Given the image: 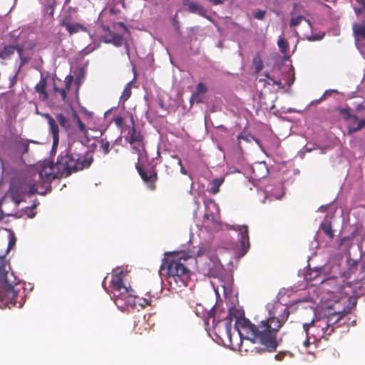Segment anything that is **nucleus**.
Segmentation results:
<instances>
[{"instance_id": "f257e3e1", "label": "nucleus", "mask_w": 365, "mask_h": 365, "mask_svg": "<svg viewBox=\"0 0 365 365\" xmlns=\"http://www.w3.org/2000/svg\"><path fill=\"white\" fill-rule=\"evenodd\" d=\"M289 312L282 304H276L269 312L266 320L261 321L257 325L252 323L248 319H236L235 328L241 337L245 338L252 343H259L264 348L258 352L276 351L278 346L277 333L288 319Z\"/></svg>"}, {"instance_id": "f03ea898", "label": "nucleus", "mask_w": 365, "mask_h": 365, "mask_svg": "<svg viewBox=\"0 0 365 365\" xmlns=\"http://www.w3.org/2000/svg\"><path fill=\"white\" fill-rule=\"evenodd\" d=\"M93 161L92 155H81L68 145L58 155L56 163L44 161L36 172V177L42 185H49L56 178H66L73 172L88 168Z\"/></svg>"}, {"instance_id": "7ed1b4c3", "label": "nucleus", "mask_w": 365, "mask_h": 365, "mask_svg": "<svg viewBox=\"0 0 365 365\" xmlns=\"http://www.w3.org/2000/svg\"><path fill=\"white\" fill-rule=\"evenodd\" d=\"M190 257L187 253L178 252L167 255L160 265V271L166 270L168 281L174 289H181L187 286L190 271L185 262Z\"/></svg>"}, {"instance_id": "20e7f679", "label": "nucleus", "mask_w": 365, "mask_h": 365, "mask_svg": "<svg viewBox=\"0 0 365 365\" xmlns=\"http://www.w3.org/2000/svg\"><path fill=\"white\" fill-rule=\"evenodd\" d=\"M123 272L121 269L113 270L110 281V289L114 302L120 309L125 307H134L139 305L145 307L150 304V299L140 298L130 287H126L123 283Z\"/></svg>"}, {"instance_id": "39448f33", "label": "nucleus", "mask_w": 365, "mask_h": 365, "mask_svg": "<svg viewBox=\"0 0 365 365\" xmlns=\"http://www.w3.org/2000/svg\"><path fill=\"white\" fill-rule=\"evenodd\" d=\"M9 37L12 44L6 45L0 50V58L9 60L16 51L20 60L19 67H22L31 60L36 43L30 39L26 31H13Z\"/></svg>"}, {"instance_id": "423d86ee", "label": "nucleus", "mask_w": 365, "mask_h": 365, "mask_svg": "<svg viewBox=\"0 0 365 365\" xmlns=\"http://www.w3.org/2000/svg\"><path fill=\"white\" fill-rule=\"evenodd\" d=\"M202 307L201 305H197L196 307V314L197 316L204 319V322L206 326H209L210 321L212 320V326L213 329H215L217 326L220 324V322H223L225 330L227 333H230L231 329V325L233 319H235V325L236 324V319L245 318L244 317H241L240 312L235 308H230L226 315V317L221 319L220 315L222 313H220V315L217 316V308L215 307H212L210 310L206 314H200V309H202Z\"/></svg>"}, {"instance_id": "0eeeda50", "label": "nucleus", "mask_w": 365, "mask_h": 365, "mask_svg": "<svg viewBox=\"0 0 365 365\" xmlns=\"http://www.w3.org/2000/svg\"><path fill=\"white\" fill-rule=\"evenodd\" d=\"M0 297L7 299V302L15 304L19 291L15 285L10 282L8 272L6 271V264L3 259L0 258Z\"/></svg>"}, {"instance_id": "6e6552de", "label": "nucleus", "mask_w": 365, "mask_h": 365, "mask_svg": "<svg viewBox=\"0 0 365 365\" xmlns=\"http://www.w3.org/2000/svg\"><path fill=\"white\" fill-rule=\"evenodd\" d=\"M33 180L36 182L32 184L21 183L15 185L11 189V195L13 200L16 205L20 204L24 200L25 195H33L38 192V187H44L38 182V178L36 177V173L33 175Z\"/></svg>"}, {"instance_id": "1a4fd4ad", "label": "nucleus", "mask_w": 365, "mask_h": 365, "mask_svg": "<svg viewBox=\"0 0 365 365\" xmlns=\"http://www.w3.org/2000/svg\"><path fill=\"white\" fill-rule=\"evenodd\" d=\"M43 116L47 120L49 125V131L53 137V149L56 148L59 142V130L58 126L56 123V120L59 125L64 128L66 131H69L71 128V124L67 118L63 113H58L56 115V120H55L50 114L44 113Z\"/></svg>"}, {"instance_id": "9d476101", "label": "nucleus", "mask_w": 365, "mask_h": 365, "mask_svg": "<svg viewBox=\"0 0 365 365\" xmlns=\"http://www.w3.org/2000/svg\"><path fill=\"white\" fill-rule=\"evenodd\" d=\"M349 309H344L341 311L334 312L333 313L329 314L328 316L319 318V319H325L329 323V326L327 328H324L322 329L323 332V339L324 340H328L331 334L334 331L335 329L338 327H340L341 324L340 323L341 320L343 317L350 313Z\"/></svg>"}, {"instance_id": "9b49d317", "label": "nucleus", "mask_w": 365, "mask_h": 365, "mask_svg": "<svg viewBox=\"0 0 365 365\" xmlns=\"http://www.w3.org/2000/svg\"><path fill=\"white\" fill-rule=\"evenodd\" d=\"M329 323L325 319H312L310 323H304L303 329L308 338L312 337L314 341H319L324 336L322 329L327 328Z\"/></svg>"}, {"instance_id": "f8f14e48", "label": "nucleus", "mask_w": 365, "mask_h": 365, "mask_svg": "<svg viewBox=\"0 0 365 365\" xmlns=\"http://www.w3.org/2000/svg\"><path fill=\"white\" fill-rule=\"evenodd\" d=\"M349 265L348 269L344 273L346 279H351L353 282H362L365 283V260L360 264V269L359 270V262L352 259L347 260Z\"/></svg>"}, {"instance_id": "ddd939ff", "label": "nucleus", "mask_w": 365, "mask_h": 365, "mask_svg": "<svg viewBox=\"0 0 365 365\" xmlns=\"http://www.w3.org/2000/svg\"><path fill=\"white\" fill-rule=\"evenodd\" d=\"M135 168L143 182L147 184L148 187L151 190H155L156 188L155 182L158 180L155 168L151 167L148 170H145L140 165V162L135 163Z\"/></svg>"}, {"instance_id": "4468645a", "label": "nucleus", "mask_w": 365, "mask_h": 365, "mask_svg": "<svg viewBox=\"0 0 365 365\" xmlns=\"http://www.w3.org/2000/svg\"><path fill=\"white\" fill-rule=\"evenodd\" d=\"M235 230L240 235V246L242 255H245L250 248V237L248 227L247 225H237Z\"/></svg>"}, {"instance_id": "2eb2a0df", "label": "nucleus", "mask_w": 365, "mask_h": 365, "mask_svg": "<svg viewBox=\"0 0 365 365\" xmlns=\"http://www.w3.org/2000/svg\"><path fill=\"white\" fill-rule=\"evenodd\" d=\"M126 128L128 129V134L125 138L128 143L133 144L135 142L140 141L143 138L140 131L136 130L133 118H131V125H128Z\"/></svg>"}, {"instance_id": "dca6fc26", "label": "nucleus", "mask_w": 365, "mask_h": 365, "mask_svg": "<svg viewBox=\"0 0 365 365\" xmlns=\"http://www.w3.org/2000/svg\"><path fill=\"white\" fill-rule=\"evenodd\" d=\"M183 4L187 6V10L190 13L197 14L202 17H207V10L202 5L190 1L189 0H184Z\"/></svg>"}, {"instance_id": "f3484780", "label": "nucleus", "mask_w": 365, "mask_h": 365, "mask_svg": "<svg viewBox=\"0 0 365 365\" xmlns=\"http://www.w3.org/2000/svg\"><path fill=\"white\" fill-rule=\"evenodd\" d=\"M352 30L356 41H365V20L360 23H354Z\"/></svg>"}, {"instance_id": "a211bd4d", "label": "nucleus", "mask_w": 365, "mask_h": 365, "mask_svg": "<svg viewBox=\"0 0 365 365\" xmlns=\"http://www.w3.org/2000/svg\"><path fill=\"white\" fill-rule=\"evenodd\" d=\"M65 29L70 36H72L81 31H87V28L83 24L78 22H73L72 24H70L69 25H66Z\"/></svg>"}, {"instance_id": "6ab92c4d", "label": "nucleus", "mask_w": 365, "mask_h": 365, "mask_svg": "<svg viewBox=\"0 0 365 365\" xmlns=\"http://www.w3.org/2000/svg\"><path fill=\"white\" fill-rule=\"evenodd\" d=\"M46 78H41L40 81L35 86V91L39 94L40 98L45 101L48 98V96L46 92Z\"/></svg>"}, {"instance_id": "aec40b11", "label": "nucleus", "mask_w": 365, "mask_h": 365, "mask_svg": "<svg viewBox=\"0 0 365 365\" xmlns=\"http://www.w3.org/2000/svg\"><path fill=\"white\" fill-rule=\"evenodd\" d=\"M132 149L138 155V162H140V159L143 156V153L145 151L144 140L142 138L139 142H135L130 144Z\"/></svg>"}, {"instance_id": "412c9836", "label": "nucleus", "mask_w": 365, "mask_h": 365, "mask_svg": "<svg viewBox=\"0 0 365 365\" xmlns=\"http://www.w3.org/2000/svg\"><path fill=\"white\" fill-rule=\"evenodd\" d=\"M350 110V108H340L339 113L343 116L345 121L348 122L349 120H354V122H357L358 116L354 114H351Z\"/></svg>"}, {"instance_id": "4be33fe9", "label": "nucleus", "mask_w": 365, "mask_h": 365, "mask_svg": "<svg viewBox=\"0 0 365 365\" xmlns=\"http://www.w3.org/2000/svg\"><path fill=\"white\" fill-rule=\"evenodd\" d=\"M107 43L113 44L115 46H120L123 43V38L121 35L116 33H110V38L106 41Z\"/></svg>"}, {"instance_id": "5701e85b", "label": "nucleus", "mask_w": 365, "mask_h": 365, "mask_svg": "<svg viewBox=\"0 0 365 365\" xmlns=\"http://www.w3.org/2000/svg\"><path fill=\"white\" fill-rule=\"evenodd\" d=\"M320 229L330 239L333 240L334 237V233L332 230L331 224L330 222H325L320 225Z\"/></svg>"}, {"instance_id": "b1692460", "label": "nucleus", "mask_w": 365, "mask_h": 365, "mask_svg": "<svg viewBox=\"0 0 365 365\" xmlns=\"http://www.w3.org/2000/svg\"><path fill=\"white\" fill-rule=\"evenodd\" d=\"M73 118L74 120L76 121L80 132L83 134V135L85 138H88V130L86 129V127L85 124L81 121L78 115L76 112H73Z\"/></svg>"}, {"instance_id": "393cba45", "label": "nucleus", "mask_w": 365, "mask_h": 365, "mask_svg": "<svg viewBox=\"0 0 365 365\" xmlns=\"http://www.w3.org/2000/svg\"><path fill=\"white\" fill-rule=\"evenodd\" d=\"M99 144V150L106 155L110 152V143L106 138H101L98 141Z\"/></svg>"}, {"instance_id": "a878e982", "label": "nucleus", "mask_w": 365, "mask_h": 365, "mask_svg": "<svg viewBox=\"0 0 365 365\" xmlns=\"http://www.w3.org/2000/svg\"><path fill=\"white\" fill-rule=\"evenodd\" d=\"M131 83L132 81L128 83L123 89V93L120 98V100L123 103L125 102L131 96Z\"/></svg>"}, {"instance_id": "bb28decb", "label": "nucleus", "mask_w": 365, "mask_h": 365, "mask_svg": "<svg viewBox=\"0 0 365 365\" xmlns=\"http://www.w3.org/2000/svg\"><path fill=\"white\" fill-rule=\"evenodd\" d=\"M16 0H0V11L7 12L11 9Z\"/></svg>"}, {"instance_id": "cd10ccee", "label": "nucleus", "mask_w": 365, "mask_h": 365, "mask_svg": "<svg viewBox=\"0 0 365 365\" xmlns=\"http://www.w3.org/2000/svg\"><path fill=\"white\" fill-rule=\"evenodd\" d=\"M277 45L282 53L286 54L288 52L289 46L287 40H285L284 38H279Z\"/></svg>"}, {"instance_id": "c85d7f7f", "label": "nucleus", "mask_w": 365, "mask_h": 365, "mask_svg": "<svg viewBox=\"0 0 365 365\" xmlns=\"http://www.w3.org/2000/svg\"><path fill=\"white\" fill-rule=\"evenodd\" d=\"M224 181L222 178H215L212 180L210 192L212 194H217L219 192V188Z\"/></svg>"}, {"instance_id": "c756f323", "label": "nucleus", "mask_w": 365, "mask_h": 365, "mask_svg": "<svg viewBox=\"0 0 365 365\" xmlns=\"http://www.w3.org/2000/svg\"><path fill=\"white\" fill-rule=\"evenodd\" d=\"M356 123H357V125H356V128H354V127L350 128L349 135L357 133L359 130H361V129L365 128V118H364L361 120H359L358 118V120Z\"/></svg>"}, {"instance_id": "7c9ffc66", "label": "nucleus", "mask_w": 365, "mask_h": 365, "mask_svg": "<svg viewBox=\"0 0 365 365\" xmlns=\"http://www.w3.org/2000/svg\"><path fill=\"white\" fill-rule=\"evenodd\" d=\"M72 16L70 13H65L59 21V26L61 27H66V25H69L72 24Z\"/></svg>"}, {"instance_id": "2f4dec72", "label": "nucleus", "mask_w": 365, "mask_h": 365, "mask_svg": "<svg viewBox=\"0 0 365 365\" xmlns=\"http://www.w3.org/2000/svg\"><path fill=\"white\" fill-rule=\"evenodd\" d=\"M356 5L354 6V11L356 16H359L365 11V0H356Z\"/></svg>"}, {"instance_id": "473e14b6", "label": "nucleus", "mask_w": 365, "mask_h": 365, "mask_svg": "<svg viewBox=\"0 0 365 365\" xmlns=\"http://www.w3.org/2000/svg\"><path fill=\"white\" fill-rule=\"evenodd\" d=\"M265 77H266L267 80L264 78H259V82H265L267 84L272 85V86L276 85V86H279L281 85V82L279 81L274 80L273 78H272L269 75L268 73H265Z\"/></svg>"}, {"instance_id": "72a5a7b5", "label": "nucleus", "mask_w": 365, "mask_h": 365, "mask_svg": "<svg viewBox=\"0 0 365 365\" xmlns=\"http://www.w3.org/2000/svg\"><path fill=\"white\" fill-rule=\"evenodd\" d=\"M307 21L309 24V21L306 19L302 15H299L296 17H292L291 19H290V23H289V25L291 27H294V26H298L301 22L302 21Z\"/></svg>"}, {"instance_id": "f704fd0d", "label": "nucleus", "mask_w": 365, "mask_h": 365, "mask_svg": "<svg viewBox=\"0 0 365 365\" xmlns=\"http://www.w3.org/2000/svg\"><path fill=\"white\" fill-rule=\"evenodd\" d=\"M56 6V2L55 1H52L51 3L47 4L45 6L46 12L51 16H53L54 14L55 9Z\"/></svg>"}, {"instance_id": "c9c22d12", "label": "nucleus", "mask_w": 365, "mask_h": 365, "mask_svg": "<svg viewBox=\"0 0 365 365\" xmlns=\"http://www.w3.org/2000/svg\"><path fill=\"white\" fill-rule=\"evenodd\" d=\"M202 99H203V98L201 96V94H200L199 93L195 92L194 93L192 94L190 99V102L191 105H192L194 103H201L202 102Z\"/></svg>"}, {"instance_id": "e433bc0d", "label": "nucleus", "mask_w": 365, "mask_h": 365, "mask_svg": "<svg viewBox=\"0 0 365 365\" xmlns=\"http://www.w3.org/2000/svg\"><path fill=\"white\" fill-rule=\"evenodd\" d=\"M207 92V87L205 83L200 82L197 85L196 93L205 94Z\"/></svg>"}, {"instance_id": "4c0bfd02", "label": "nucleus", "mask_w": 365, "mask_h": 365, "mask_svg": "<svg viewBox=\"0 0 365 365\" xmlns=\"http://www.w3.org/2000/svg\"><path fill=\"white\" fill-rule=\"evenodd\" d=\"M36 206L37 205L34 203L30 207L26 208L25 212L29 217L32 218L36 215L34 210L36 209Z\"/></svg>"}, {"instance_id": "58836bf2", "label": "nucleus", "mask_w": 365, "mask_h": 365, "mask_svg": "<svg viewBox=\"0 0 365 365\" xmlns=\"http://www.w3.org/2000/svg\"><path fill=\"white\" fill-rule=\"evenodd\" d=\"M266 11L258 9L253 13V17L255 19L262 20L264 18Z\"/></svg>"}, {"instance_id": "ea45409f", "label": "nucleus", "mask_w": 365, "mask_h": 365, "mask_svg": "<svg viewBox=\"0 0 365 365\" xmlns=\"http://www.w3.org/2000/svg\"><path fill=\"white\" fill-rule=\"evenodd\" d=\"M113 122L118 128H123L124 120L121 116L115 117L113 118Z\"/></svg>"}, {"instance_id": "a19ab883", "label": "nucleus", "mask_w": 365, "mask_h": 365, "mask_svg": "<svg viewBox=\"0 0 365 365\" xmlns=\"http://www.w3.org/2000/svg\"><path fill=\"white\" fill-rule=\"evenodd\" d=\"M55 92H58L60 93L62 100L65 101L67 96V91L65 88H58L57 87L53 88Z\"/></svg>"}, {"instance_id": "79ce46f5", "label": "nucleus", "mask_w": 365, "mask_h": 365, "mask_svg": "<svg viewBox=\"0 0 365 365\" xmlns=\"http://www.w3.org/2000/svg\"><path fill=\"white\" fill-rule=\"evenodd\" d=\"M289 351H280L275 355L274 358L277 361H282L287 354H289Z\"/></svg>"}, {"instance_id": "37998d69", "label": "nucleus", "mask_w": 365, "mask_h": 365, "mask_svg": "<svg viewBox=\"0 0 365 365\" xmlns=\"http://www.w3.org/2000/svg\"><path fill=\"white\" fill-rule=\"evenodd\" d=\"M173 157L178 160V164L180 166V173L183 175H187V172L185 170V168L182 166L181 159L176 155H173Z\"/></svg>"}, {"instance_id": "c03bdc74", "label": "nucleus", "mask_w": 365, "mask_h": 365, "mask_svg": "<svg viewBox=\"0 0 365 365\" xmlns=\"http://www.w3.org/2000/svg\"><path fill=\"white\" fill-rule=\"evenodd\" d=\"M252 136L248 135H245L244 133H240L238 136H237V139L238 140H244L245 141H250V138H251Z\"/></svg>"}, {"instance_id": "a18cd8bd", "label": "nucleus", "mask_w": 365, "mask_h": 365, "mask_svg": "<svg viewBox=\"0 0 365 365\" xmlns=\"http://www.w3.org/2000/svg\"><path fill=\"white\" fill-rule=\"evenodd\" d=\"M356 110L358 113H365V106L363 103H359L357 105Z\"/></svg>"}, {"instance_id": "49530a36", "label": "nucleus", "mask_w": 365, "mask_h": 365, "mask_svg": "<svg viewBox=\"0 0 365 365\" xmlns=\"http://www.w3.org/2000/svg\"><path fill=\"white\" fill-rule=\"evenodd\" d=\"M349 124H348V126H347V129H348V135H349V129L351 127H354L356 128V125H357V123H354V120H349L348 121Z\"/></svg>"}, {"instance_id": "de8ad7c7", "label": "nucleus", "mask_w": 365, "mask_h": 365, "mask_svg": "<svg viewBox=\"0 0 365 365\" xmlns=\"http://www.w3.org/2000/svg\"><path fill=\"white\" fill-rule=\"evenodd\" d=\"M29 145L28 143H24L22 145V152L26 153L29 151Z\"/></svg>"}, {"instance_id": "09e8293b", "label": "nucleus", "mask_w": 365, "mask_h": 365, "mask_svg": "<svg viewBox=\"0 0 365 365\" xmlns=\"http://www.w3.org/2000/svg\"><path fill=\"white\" fill-rule=\"evenodd\" d=\"M263 68V64L262 61H259L256 64V72H259Z\"/></svg>"}, {"instance_id": "8fccbe9b", "label": "nucleus", "mask_w": 365, "mask_h": 365, "mask_svg": "<svg viewBox=\"0 0 365 365\" xmlns=\"http://www.w3.org/2000/svg\"><path fill=\"white\" fill-rule=\"evenodd\" d=\"M77 9L76 8H73L71 6L68 7L67 11L66 13H70L71 14V12H76Z\"/></svg>"}, {"instance_id": "3c124183", "label": "nucleus", "mask_w": 365, "mask_h": 365, "mask_svg": "<svg viewBox=\"0 0 365 365\" xmlns=\"http://www.w3.org/2000/svg\"><path fill=\"white\" fill-rule=\"evenodd\" d=\"M311 339H312V337H309V338H308V337L307 336V339H306V340L304 341V346H305L306 347H308V346H309V340H310Z\"/></svg>"}, {"instance_id": "603ef678", "label": "nucleus", "mask_w": 365, "mask_h": 365, "mask_svg": "<svg viewBox=\"0 0 365 365\" xmlns=\"http://www.w3.org/2000/svg\"><path fill=\"white\" fill-rule=\"evenodd\" d=\"M71 86V82L66 81L64 88L66 89V91H68L70 90Z\"/></svg>"}, {"instance_id": "864d4df0", "label": "nucleus", "mask_w": 365, "mask_h": 365, "mask_svg": "<svg viewBox=\"0 0 365 365\" xmlns=\"http://www.w3.org/2000/svg\"><path fill=\"white\" fill-rule=\"evenodd\" d=\"M66 79H68V82H71V83H72L73 80V77L72 76H68L66 77Z\"/></svg>"}, {"instance_id": "5fc2aeb1", "label": "nucleus", "mask_w": 365, "mask_h": 365, "mask_svg": "<svg viewBox=\"0 0 365 365\" xmlns=\"http://www.w3.org/2000/svg\"><path fill=\"white\" fill-rule=\"evenodd\" d=\"M125 50L128 54H129V46L127 43H125Z\"/></svg>"}, {"instance_id": "6e6d98bb", "label": "nucleus", "mask_w": 365, "mask_h": 365, "mask_svg": "<svg viewBox=\"0 0 365 365\" xmlns=\"http://www.w3.org/2000/svg\"><path fill=\"white\" fill-rule=\"evenodd\" d=\"M173 22H177L178 23V21L176 20V16L173 18Z\"/></svg>"}, {"instance_id": "4d7b16f0", "label": "nucleus", "mask_w": 365, "mask_h": 365, "mask_svg": "<svg viewBox=\"0 0 365 365\" xmlns=\"http://www.w3.org/2000/svg\"><path fill=\"white\" fill-rule=\"evenodd\" d=\"M71 0H66L65 4H68Z\"/></svg>"}, {"instance_id": "13d9d810", "label": "nucleus", "mask_w": 365, "mask_h": 365, "mask_svg": "<svg viewBox=\"0 0 365 365\" xmlns=\"http://www.w3.org/2000/svg\"><path fill=\"white\" fill-rule=\"evenodd\" d=\"M346 238V237H344L342 240H341V242H343L344 241H345Z\"/></svg>"}, {"instance_id": "bf43d9fd", "label": "nucleus", "mask_w": 365, "mask_h": 365, "mask_svg": "<svg viewBox=\"0 0 365 365\" xmlns=\"http://www.w3.org/2000/svg\"><path fill=\"white\" fill-rule=\"evenodd\" d=\"M11 245H12V242L11 241V242H9V246H11Z\"/></svg>"}]
</instances>
